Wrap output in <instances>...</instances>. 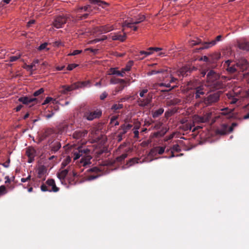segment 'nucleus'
<instances>
[{
	"mask_svg": "<svg viewBox=\"0 0 249 249\" xmlns=\"http://www.w3.org/2000/svg\"><path fill=\"white\" fill-rule=\"evenodd\" d=\"M110 83L111 84H116L120 83L121 84H124L126 83V81L123 79L116 78L115 77H112L110 80Z\"/></svg>",
	"mask_w": 249,
	"mask_h": 249,
	"instance_id": "7c9ffc66",
	"label": "nucleus"
},
{
	"mask_svg": "<svg viewBox=\"0 0 249 249\" xmlns=\"http://www.w3.org/2000/svg\"><path fill=\"white\" fill-rule=\"evenodd\" d=\"M2 193H6V187L4 185H1L0 186V195Z\"/></svg>",
	"mask_w": 249,
	"mask_h": 249,
	"instance_id": "0e129e2a",
	"label": "nucleus"
},
{
	"mask_svg": "<svg viewBox=\"0 0 249 249\" xmlns=\"http://www.w3.org/2000/svg\"><path fill=\"white\" fill-rule=\"evenodd\" d=\"M89 2L93 4H96L103 8H105L108 5V4L101 0H89Z\"/></svg>",
	"mask_w": 249,
	"mask_h": 249,
	"instance_id": "5701e85b",
	"label": "nucleus"
},
{
	"mask_svg": "<svg viewBox=\"0 0 249 249\" xmlns=\"http://www.w3.org/2000/svg\"><path fill=\"white\" fill-rule=\"evenodd\" d=\"M77 173L74 171H72V175L70 173L67 178L69 183L71 185L74 184L75 183L74 178L77 177Z\"/></svg>",
	"mask_w": 249,
	"mask_h": 249,
	"instance_id": "a878e982",
	"label": "nucleus"
},
{
	"mask_svg": "<svg viewBox=\"0 0 249 249\" xmlns=\"http://www.w3.org/2000/svg\"><path fill=\"white\" fill-rule=\"evenodd\" d=\"M132 127V125L131 124H128L127 125H125L124 124L120 126L119 130H124L127 132V130L130 129Z\"/></svg>",
	"mask_w": 249,
	"mask_h": 249,
	"instance_id": "79ce46f5",
	"label": "nucleus"
},
{
	"mask_svg": "<svg viewBox=\"0 0 249 249\" xmlns=\"http://www.w3.org/2000/svg\"><path fill=\"white\" fill-rule=\"evenodd\" d=\"M74 158L73 159L74 160H77L80 158V157H82V154L81 153L79 150H78V152H75L74 153Z\"/></svg>",
	"mask_w": 249,
	"mask_h": 249,
	"instance_id": "09e8293b",
	"label": "nucleus"
},
{
	"mask_svg": "<svg viewBox=\"0 0 249 249\" xmlns=\"http://www.w3.org/2000/svg\"><path fill=\"white\" fill-rule=\"evenodd\" d=\"M234 94L239 99H244L249 98V89L248 90H244L241 89H234L233 90Z\"/></svg>",
	"mask_w": 249,
	"mask_h": 249,
	"instance_id": "2eb2a0df",
	"label": "nucleus"
},
{
	"mask_svg": "<svg viewBox=\"0 0 249 249\" xmlns=\"http://www.w3.org/2000/svg\"><path fill=\"white\" fill-rule=\"evenodd\" d=\"M106 39H107V37H106V36H104V37H102V38H96V39H94L93 40H91L89 42V43H90V44L96 43L98 42H99L100 41L104 40H105Z\"/></svg>",
	"mask_w": 249,
	"mask_h": 249,
	"instance_id": "de8ad7c7",
	"label": "nucleus"
},
{
	"mask_svg": "<svg viewBox=\"0 0 249 249\" xmlns=\"http://www.w3.org/2000/svg\"><path fill=\"white\" fill-rule=\"evenodd\" d=\"M81 154H82V157L80 160V163L83 166H86L87 165L91 163L90 160L91 159V156L89 155L90 150L88 149H79Z\"/></svg>",
	"mask_w": 249,
	"mask_h": 249,
	"instance_id": "423d86ee",
	"label": "nucleus"
},
{
	"mask_svg": "<svg viewBox=\"0 0 249 249\" xmlns=\"http://www.w3.org/2000/svg\"><path fill=\"white\" fill-rule=\"evenodd\" d=\"M219 78V74L213 70H210L207 74V82L217 89L219 88L221 86L220 82L217 81Z\"/></svg>",
	"mask_w": 249,
	"mask_h": 249,
	"instance_id": "39448f33",
	"label": "nucleus"
},
{
	"mask_svg": "<svg viewBox=\"0 0 249 249\" xmlns=\"http://www.w3.org/2000/svg\"><path fill=\"white\" fill-rule=\"evenodd\" d=\"M37 99L36 98L29 97L28 96H23L18 98V101L25 105H29L33 102H36Z\"/></svg>",
	"mask_w": 249,
	"mask_h": 249,
	"instance_id": "6ab92c4d",
	"label": "nucleus"
},
{
	"mask_svg": "<svg viewBox=\"0 0 249 249\" xmlns=\"http://www.w3.org/2000/svg\"><path fill=\"white\" fill-rule=\"evenodd\" d=\"M153 52L151 51H149L148 49L147 51H141L137 55L138 58L140 60H142L146 56L151 54Z\"/></svg>",
	"mask_w": 249,
	"mask_h": 249,
	"instance_id": "393cba45",
	"label": "nucleus"
},
{
	"mask_svg": "<svg viewBox=\"0 0 249 249\" xmlns=\"http://www.w3.org/2000/svg\"><path fill=\"white\" fill-rule=\"evenodd\" d=\"M164 112V109L163 108H160L155 111H152V117L154 118H157L160 116Z\"/></svg>",
	"mask_w": 249,
	"mask_h": 249,
	"instance_id": "f704fd0d",
	"label": "nucleus"
},
{
	"mask_svg": "<svg viewBox=\"0 0 249 249\" xmlns=\"http://www.w3.org/2000/svg\"><path fill=\"white\" fill-rule=\"evenodd\" d=\"M211 113H208L203 117H201L199 118V121L202 123L207 122L209 121L211 118Z\"/></svg>",
	"mask_w": 249,
	"mask_h": 249,
	"instance_id": "ea45409f",
	"label": "nucleus"
},
{
	"mask_svg": "<svg viewBox=\"0 0 249 249\" xmlns=\"http://www.w3.org/2000/svg\"><path fill=\"white\" fill-rule=\"evenodd\" d=\"M42 192H57L59 188L56 185L55 180L53 178L48 179L45 183H42L40 186Z\"/></svg>",
	"mask_w": 249,
	"mask_h": 249,
	"instance_id": "7ed1b4c3",
	"label": "nucleus"
},
{
	"mask_svg": "<svg viewBox=\"0 0 249 249\" xmlns=\"http://www.w3.org/2000/svg\"><path fill=\"white\" fill-rule=\"evenodd\" d=\"M168 128H167V127H162L160 131L155 132L154 133V135L156 137H158V136L162 137L166 133V132L168 131Z\"/></svg>",
	"mask_w": 249,
	"mask_h": 249,
	"instance_id": "c9c22d12",
	"label": "nucleus"
},
{
	"mask_svg": "<svg viewBox=\"0 0 249 249\" xmlns=\"http://www.w3.org/2000/svg\"><path fill=\"white\" fill-rule=\"evenodd\" d=\"M163 80L164 81V82L158 84V85L160 87H166L167 88H170V84L176 83L178 79L173 77V75L171 74L170 72L168 71V74H164V75L163 76Z\"/></svg>",
	"mask_w": 249,
	"mask_h": 249,
	"instance_id": "0eeeda50",
	"label": "nucleus"
},
{
	"mask_svg": "<svg viewBox=\"0 0 249 249\" xmlns=\"http://www.w3.org/2000/svg\"><path fill=\"white\" fill-rule=\"evenodd\" d=\"M53 100V99L52 97H47L45 99V100H44V101L42 105H44L47 104L49 103H50Z\"/></svg>",
	"mask_w": 249,
	"mask_h": 249,
	"instance_id": "bf43d9fd",
	"label": "nucleus"
},
{
	"mask_svg": "<svg viewBox=\"0 0 249 249\" xmlns=\"http://www.w3.org/2000/svg\"><path fill=\"white\" fill-rule=\"evenodd\" d=\"M223 67L229 74H233L237 71L236 64L233 63L230 60H228L225 62Z\"/></svg>",
	"mask_w": 249,
	"mask_h": 249,
	"instance_id": "9b49d317",
	"label": "nucleus"
},
{
	"mask_svg": "<svg viewBox=\"0 0 249 249\" xmlns=\"http://www.w3.org/2000/svg\"><path fill=\"white\" fill-rule=\"evenodd\" d=\"M36 154V150L33 147H28L26 149V155L28 158V162L32 163L35 160Z\"/></svg>",
	"mask_w": 249,
	"mask_h": 249,
	"instance_id": "f3484780",
	"label": "nucleus"
},
{
	"mask_svg": "<svg viewBox=\"0 0 249 249\" xmlns=\"http://www.w3.org/2000/svg\"><path fill=\"white\" fill-rule=\"evenodd\" d=\"M69 17L67 16H59L56 17L53 22V25L56 28H61L66 23Z\"/></svg>",
	"mask_w": 249,
	"mask_h": 249,
	"instance_id": "9d476101",
	"label": "nucleus"
},
{
	"mask_svg": "<svg viewBox=\"0 0 249 249\" xmlns=\"http://www.w3.org/2000/svg\"><path fill=\"white\" fill-rule=\"evenodd\" d=\"M88 131L85 130H76L73 133L72 136L75 139H80L85 137Z\"/></svg>",
	"mask_w": 249,
	"mask_h": 249,
	"instance_id": "412c9836",
	"label": "nucleus"
},
{
	"mask_svg": "<svg viewBox=\"0 0 249 249\" xmlns=\"http://www.w3.org/2000/svg\"><path fill=\"white\" fill-rule=\"evenodd\" d=\"M144 103L143 104L144 105L147 106L151 102V99L146 98V99H143Z\"/></svg>",
	"mask_w": 249,
	"mask_h": 249,
	"instance_id": "69168bd1",
	"label": "nucleus"
},
{
	"mask_svg": "<svg viewBox=\"0 0 249 249\" xmlns=\"http://www.w3.org/2000/svg\"><path fill=\"white\" fill-rule=\"evenodd\" d=\"M21 57V54H19L16 56H11L9 57V61L11 62H14L18 60Z\"/></svg>",
	"mask_w": 249,
	"mask_h": 249,
	"instance_id": "49530a36",
	"label": "nucleus"
},
{
	"mask_svg": "<svg viewBox=\"0 0 249 249\" xmlns=\"http://www.w3.org/2000/svg\"><path fill=\"white\" fill-rule=\"evenodd\" d=\"M107 93L105 91L101 94V95L100 96V99L101 100H104L107 97Z\"/></svg>",
	"mask_w": 249,
	"mask_h": 249,
	"instance_id": "e2e57ef3",
	"label": "nucleus"
},
{
	"mask_svg": "<svg viewBox=\"0 0 249 249\" xmlns=\"http://www.w3.org/2000/svg\"><path fill=\"white\" fill-rule=\"evenodd\" d=\"M161 50H162V48H158V47H150L148 48V50L151 51L152 52L153 51H155L156 52H159Z\"/></svg>",
	"mask_w": 249,
	"mask_h": 249,
	"instance_id": "052dcab7",
	"label": "nucleus"
},
{
	"mask_svg": "<svg viewBox=\"0 0 249 249\" xmlns=\"http://www.w3.org/2000/svg\"><path fill=\"white\" fill-rule=\"evenodd\" d=\"M158 73H162V77L164 75V74H168V71L167 70H163L160 69L159 70H152L147 72V75L148 76H150L154 74H156Z\"/></svg>",
	"mask_w": 249,
	"mask_h": 249,
	"instance_id": "b1692460",
	"label": "nucleus"
},
{
	"mask_svg": "<svg viewBox=\"0 0 249 249\" xmlns=\"http://www.w3.org/2000/svg\"><path fill=\"white\" fill-rule=\"evenodd\" d=\"M220 97L219 92H216L209 95L204 99V103L207 106H210L217 102Z\"/></svg>",
	"mask_w": 249,
	"mask_h": 249,
	"instance_id": "1a4fd4ad",
	"label": "nucleus"
},
{
	"mask_svg": "<svg viewBox=\"0 0 249 249\" xmlns=\"http://www.w3.org/2000/svg\"><path fill=\"white\" fill-rule=\"evenodd\" d=\"M114 29L112 26L109 25H106L102 26L99 27V31L102 33H106L110 32Z\"/></svg>",
	"mask_w": 249,
	"mask_h": 249,
	"instance_id": "bb28decb",
	"label": "nucleus"
},
{
	"mask_svg": "<svg viewBox=\"0 0 249 249\" xmlns=\"http://www.w3.org/2000/svg\"><path fill=\"white\" fill-rule=\"evenodd\" d=\"M44 91V90L43 88H40L38 90L36 91L34 94L33 95L35 97L38 96V95H40L41 93H42Z\"/></svg>",
	"mask_w": 249,
	"mask_h": 249,
	"instance_id": "8fccbe9b",
	"label": "nucleus"
},
{
	"mask_svg": "<svg viewBox=\"0 0 249 249\" xmlns=\"http://www.w3.org/2000/svg\"><path fill=\"white\" fill-rule=\"evenodd\" d=\"M81 52V50H74L72 53L68 54V55H76L78 54H80Z\"/></svg>",
	"mask_w": 249,
	"mask_h": 249,
	"instance_id": "6e6d98bb",
	"label": "nucleus"
},
{
	"mask_svg": "<svg viewBox=\"0 0 249 249\" xmlns=\"http://www.w3.org/2000/svg\"><path fill=\"white\" fill-rule=\"evenodd\" d=\"M47 45V43H44L39 46L38 49L40 51L46 48Z\"/></svg>",
	"mask_w": 249,
	"mask_h": 249,
	"instance_id": "680f3d73",
	"label": "nucleus"
},
{
	"mask_svg": "<svg viewBox=\"0 0 249 249\" xmlns=\"http://www.w3.org/2000/svg\"><path fill=\"white\" fill-rule=\"evenodd\" d=\"M165 150V147L157 146L151 149L149 154L151 156H154L159 154V155L162 154Z\"/></svg>",
	"mask_w": 249,
	"mask_h": 249,
	"instance_id": "a211bd4d",
	"label": "nucleus"
},
{
	"mask_svg": "<svg viewBox=\"0 0 249 249\" xmlns=\"http://www.w3.org/2000/svg\"><path fill=\"white\" fill-rule=\"evenodd\" d=\"M39 63V60L38 59H35L34 60L33 62L31 63V64L30 65V67L31 68L34 69L36 67V65L38 64Z\"/></svg>",
	"mask_w": 249,
	"mask_h": 249,
	"instance_id": "4d7b16f0",
	"label": "nucleus"
},
{
	"mask_svg": "<svg viewBox=\"0 0 249 249\" xmlns=\"http://www.w3.org/2000/svg\"><path fill=\"white\" fill-rule=\"evenodd\" d=\"M89 9H90V6L89 5H87L86 6H83V7H80L77 9L78 12H81L82 10H84V11H88L89 12L91 11V10H89Z\"/></svg>",
	"mask_w": 249,
	"mask_h": 249,
	"instance_id": "37998d69",
	"label": "nucleus"
},
{
	"mask_svg": "<svg viewBox=\"0 0 249 249\" xmlns=\"http://www.w3.org/2000/svg\"><path fill=\"white\" fill-rule=\"evenodd\" d=\"M126 38V35L124 33L123 35L121 34H114L112 36V39L113 40H119L122 42L124 41Z\"/></svg>",
	"mask_w": 249,
	"mask_h": 249,
	"instance_id": "cd10ccee",
	"label": "nucleus"
},
{
	"mask_svg": "<svg viewBox=\"0 0 249 249\" xmlns=\"http://www.w3.org/2000/svg\"><path fill=\"white\" fill-rule=\"evenodd\" d=\"M87 172L89 173V174L86 176L88 180L95 179L101 175V171L97 167L91 168L88 169Z\"/></svg>",
	"mask_w": 249,
	"mask_h": 249,
	"instance_id": "6e6552de",
	"label": "nucleus"
},
{
	"mask_svg": "<svg viewBox=\"0 0 249 249\" xmlns=\"http://www.w3.org/2000/svg\"><path fill=\"white\" fill-rule=\"evenodd\" d=\"M145 17L144 15H139L138 18H137L135 20L136 21L135 22V24H139L143 20H144Z\"/></svg>",
	"mask_w": 249,
	"mask_h": 249,
	"instance_id": "c03bdc74",
	"label": "nucleus"
},
{
	"mask_svg": "<svg viewBox=\"0 0 249 249\" xmlns=\"http://www.w3.org/2000/svg\"><path fill=\"white\" fill-rule=\"evenodd\" d=\"M48 144L51 154L56 153L61 147V143L58 140H54L51 142V140H49Z\"/></svg>",
	"mask_w": 249,
	"mask_h": 249,
	"instance_id": "4468645a",
	"label": "nucleus"
},
{
	"mask_svg": "<svg viewBox=\"0 0 249 249\" xmlns=\"http://www.w3.org/2000/svg\"><path fill=\"white\" fill-rule=\"evenodd\" d=\"M196 69L193 66H185L182 67L179 70L176 71V74L179 76H182L183 77L189 75L193 70H196Z\"/></svg>",
	"mask_w": 249,
	"mask_h": 249,
	"instance_id": "f8f14e48",
	"label": "nucleus"
},
{
	"mask_svg": "<svg viewBox=\"0 0 249 249\" xmlns=\"http://www.w3.org/2000/svg\"><path fill=\"white\" fill-rule=\"evenodd\" d=\"M78 66V64H69L68 67H67V70H69V71H71L74 68L77 67V66Z\"/></svg>",
	"mask_w": 249,
	"mask_h": 249,
	"instance_id": "5fc2aeb1",
	"label": "nucleus"
},
{
	"mask_svg": "<svg viewBox=\"0 0 249 249\" xmlns=\"http://www.w3.org/2000/svg\"><path fill=\"white\" fill-rule=\"evenodd\" d=\"M89 81H83V82H78L72 84L70 86L64 85L62 86L61 89L60 90L62 94H67L69 91H72L74 89H78L79 88H82L87 86L89 84Z\"/></svg>",
	"mask_w": 249,
	"mask_h": 249,
	"instance_id": "f03ea898",
	"label": "nucleus"
},
{
	"mask_svg": "<svg viewBox=\"0 0 249 249\" xmlns=\"http://www.w3.org/2000/svg\"><path fill=\"white\" fill-rule=\"evenodd\" d=\"M127 156L128 154L126 153H124L122 154L121 156L117 157L116 158V160L118 162L121 163L124 160L125 158H127Z\"/></svg>",
	"mask_w": 249,
	"mask_h": 249,
	"instance_id": "e433bc0d",
	"label": "nucleus"
},
{
	"mask_svg": "<svg viewBox=\"0 0 249 249\" xmlns=\"http://www.w3.org/2000/svg\"><path fill=\"white\" fill-rule=\"evenodd\" d=\"M102 115L101 111L96 110L93 111H87L85 113L84 117L89 121H92L93 120L99 118Z\"/></svg>",
	"mask_w": 249,
	"mask_h": 249,
	"instance_id": "ddd939ff",
	"label": "nucleus"
},
{
	"mask_svg": "<svg viewBox=\"0 0 249 249\" xmlns=\"http://www.w3.org/2000/svg\"><path fill=\"white\" fill-rule=\"evenodd\" d=\"M222 37V36L221 35H219L216 36L215 40H213L209 42H201L199 39H197V40H192L191 41V45L192 46H195L199 44H201L202 47L199 48L200 49L202 50L208 49L215 45L216 42L220 41L221 40Z\"/></svg>",
	"mask_w": 249,
	"mask_h": 249,
	"instance_id": "20e7f679",
	"label": "nucleus"
},
{
	"mask_svg": "<svg viewBox=\"0 0 249 249\" xmlns=\"http://www.w3.org/2000/svg\"><path fill=\"white\" fill-rule=\"evenodd\" d=\"M238 47L239 49L249 51V42H243L238 43Z\"/></svg>",
	"mask_w": 249,
	"mask_h": 249,
	"instance_id": "72a5a7b5",
	"label": "nucleus"
},
{
	"mask_svg": "<svg viewBox=\"0 0 249 249\" xmlns=\"http://www.w3.org/2000/svg\"><path fill=\"white\" fill-rule=\"evenodd\" d=\"M71 161V159L70 157H67L65 161H63L61 163L62 168L65 167Z\"/></svg>",
	"mask_w": 249,
	"mask_h": 249,
	"instance_id": "603ef678",
	"label": "nucleus"
},
{
	"mask_svg": "<svg viewBox=\"0 0 249 249\" xmlns=\"http://www.w3.org/2000/svg\"><path fill=\"white\" fill-rule=\"evenodd\" d=\"M123 107V104H114L111 107V110H113L114 112H117L118 110L122 109Z\"/></svg>",
	"mask_w": 249,
	"mask_h": 249,
	"instance_id": "58836bf2",
	"label": "nucleus"
},
{
	"mask_svg": "<svg viewBox=\"0 0 249 249\" xmlns=\"http://www.w3.org/2000/svg\"><path fill=\"white\" fill-rule=\"evenodd\" d=\"M221 56V54L219 53H215L211 56V62L214 63L218 60Z\"/></svg>",
	"mask_w": 249,
	"mask_h": 249,
	"instance_id": "4c0bfd02",
	"label": "nucleus"
},
{
	"mask_svg": "<svg viewBox=\"0 0 249 249\" xmlns=\"http://www.w3.org/2000/svg\"><path fill=\"white\" fill-rule=\"evenodd\" d=\"M136 21V20L134 19V18H130L129 19L125 21L123 23V27L124 28V27H127V28H131L132 24H136L135 22Z\"/></svg>",
	"mask_w": 249,
	"mask_h": 249,
	"instance_id": "c85d7f7f",
	"label": "nucleus"
},
{
	"mask_svg": "<svg viewBox=\"0 0 249 249\" xmlns=\"http://www.w3.org/2000/svg\"><path fill=\"white\" fill-rule=\"evenodd\" d=\"M133 61H129L126 64V66L124 68L122 69L121 72H122V74L124 75L126 72L130 71L133 65Z\"/></svg>",
	"mask_w": 249,
	"mask_h": 249,
	"instance_id": "473e14b6",
	"label": "nucleus"
},
{
	"mask_svg": "<svg viewBox=\"0 0 249 249\" xmlns=\"http://www.w3.org/2000/svg\"><path fill=\"white\" fill-rule=\"evenodd\" d=\"M231 104H235L238 100H240L239 98L236 97L234 94L233 96L232 97L231 96Z\"/></svg>",
	"mask_w": 249,
	"mask_h": 249,
	"instance_id": "864d4df0",
	"label": "nucleus"
},
{
	"mask_svg": "<svg viewBox=\"0 0 249 249\" xmlns=\"http://www.w3.org/2000/svg\"><path fill=\"white\" fill-rule=\"evenodd\" d=\"M171 150L179 152L181 151V149L178 144H175L173 146Z\"/></svg>",
	"mask_w": 249,
	"mask_h": 249,
	"instance_id": "3c124183",
	"label": "nucleus"
},
{
	"mask_svg": "<svg viewBox=\"0 0 249 249\" xmlns=\"http://www.w3.org/2000/svg\"><path fill=\"white\" fill-rule=\"evenodd\" d=\"M139 160L138 158H132L128 160L127 163V164L129 166H131L135 164V163H138V160Z\"/></svg>",
	"mask_w": 249,
	"mask_h": 249,
	"instance_id": "a18cd8bd",
	"label": "nucleus"
},
{
	"mask_svg": "<svg viewBox=\"0 0 249 249\" xmlns=\"http://www.w3.org/2000/svg\"><path fill=\"white\" fill-rule=\"evenodd\" d=\"M110 73L109 74L115 75L116 74L121 77H124V74L121 72V71H119L117 70V68H111L109 69Z\"/></svg>",
	"mask_w": 249,
	"mask_h": 249,
	"instance_id": "2f4dec72",
	"label": "nucleus"
},
{
	"mask_svg": "<svg viewBox=\"0 0 249 249\" xmlns=\"http://www.w3.org/2000/svg\"><path fill=\"white\" fill-rule=\"evenodd\" d=\"M222 112L221 114L224 115H227L229 118H232L233 117V110L229 109L228 108H224L221 109Z\"/></svg>",
	"mask_w": 249,
	"mask_h": 249,
	"instance_id": "c756f323",
	"label": "nucleus"
},
{
	"mask_svg": "<svg viewBox=\"0 0 249 249\" xmlns=\"http://www.w3.org/2000/svg\"><path fill=\"white\" fill-rule=\"evenodd\" d=\"M189 88L194 89L193 96L196 99L200 98L201 95L205 94V86L197 81L190 82L188 84Z\"/></svg>",
	"mask_w": 249,
	"mask_h": 249,
	"instance_id": "f257e3e1",
	"label": "nucleus"
},
{
	"mask_svg": "<svg viewBox=\"0 0 249 249\" xmlns=\"http://www.w3.org/2000/svg\"><path fill=\"white\" fill-rule=\"evenodd\" d=\"M202 59L205 62H210V63L211 62V56L207 57L206 56H204Z\"/></svg>",
	"mask_w": 249,
	"mask_h": 249,
	"instance_id": "338daca9",
	"label": "nucleus"
},
{
	"mask_svg": "<svg viewBox=\"0 0 249 249\" xmlns=\"http://www.w3.org/2000/svg\"><path fill=\"white\" fill-rule=\"evenodd\" d=\"M229 126L227 124H222L221 128L216 130V133L221 135H226L230 133Z\"/></svg>",
	"mask_w": 249,
	"mask_h": 249,
	"instance_id": "aec40b11",
	"label": "nucleus"
},
{
	"mask_svg": "<svg viewBox=\"0 0 249 249\" xmlns=\"http://www.w3.org/2000/svg\"><path fill=\"white\" fill-rule=\"evenodd\" d=\"M244 77L249 84V72L244 73Z\"/></svg>",
	"mask_w": 249,
	"mask_h": 249,
	"instance_id": "774afa93",
	"label": "nucleus"
},
{
	"mask_svg": "<svg viewBox=\"0 0 249 249\" xmlns=\"http://www.w3.org/2000/svg\"><path fill=\"white\" fill-rule=\"evenodd\" d=\"M162 124V123L161 122H159L155 124L153 128L154 129H159L160 128Z\"/></svg>",
	"mask_w": 249,
	"mask_h": 249,
	"instance_id": "13d9d810",
	"label": "nucleus"
},
{
	"mask_svg": "<svg viewBox=\"0 0 249 249\" xmlns=\"http://www.w3.org/2000/svg\"><path fill=\"white\" fill-rule=\"evenodd\" d=\"M118 118V116H113L110 119V124L114 125L115 126L118 125L119 124V123L117 121V119Z\"/></svg>",
	"mask_w": 249,
	"mask_h": 249,
	"instance_id": "a19ab883",
	"label": "nucleus"
},
{
	"mask_svg": "<svg viewBox=\"0 0 249 249\" xmlns=\"http://www.w3.org/2000/svg\"><path fill=\"white\" fill-rule=\"evenodd\" d=\"M236 66L241 71H244L249 68V62L245 58H241L236 62Z\"/></svg>",
	"mask_w": 249,
	"mask_h": 249,
	"instance_id": "dca6fc26",
	"label": "nucleus"
},
{
	"mask_svg": "<svg viewBox=\"0 0 249 249\" xmlns=\"http://www.w3.org/2000/svg\"><path fill=\"white\" fill-rule=\"evenodd\" d=\"M69 170L68 169L63 170L57 173V178L60 180L62 183L65 181V178L69 176Z\"/></svg>",
	"mask_w": 249,
	"mask_h": 249,
	"instance_id": "4be33fe9",
	"label": "nucleus"
}]
</instances>
